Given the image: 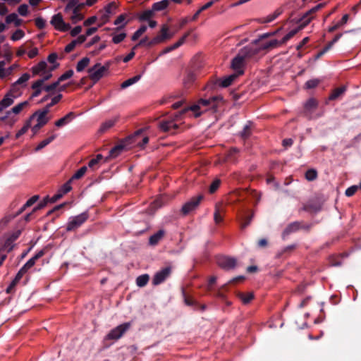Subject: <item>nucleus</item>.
Here are the masks:
<instances>
[{
    "label": "nucleus",
    "instance_id": "39448f33",
    "mask_svg": "<svg viewBox=\"0 0 361 361\" xmlns=\"http://www.w3.org/2000/svg\"><path fill=\"white\" fill-rule=\"evenodd\" d=\"M326 3H320L315 6L314 7L310 9L308 11H307L300 19L299 20V26L290 31L288 34H286L285 37V39H287L288 41L290 40L292 37H293L297 32L303 29L306 25H307L310 21L314 18V15L316 12L319 11L320 9L323 8L326 6Z\"/></svg>",
    "mask_w": 361,
    "mask_h": 361
},
{
    "label": "nucleus",
    "instance_id": "338daca9",
    "mask_svg": "<svg viewBox=\"0 0 361 361\" xmlns=\"http://www.w3.org/2000/svg\"><path fill=\"white\" fill-rule=\"evenodd\" d=\"M239 150L238 149L235 148V147H233L231 148L228 154H227V157H226V159L228 161H234L235 159H233V157L237 153H238Z\"/></svg>",
    "mask_w": 361,
    "mask_h": 361
},
{
    "label": "nucleus",
    "instance_id": "c756f323",
    "mask_svg": "<svg viewBox=\"0 0 361 361\" xmlns=\"http://www.w3.org/2000/svg\"><path fill=\"white\" fill-rule=\"evenodd\" d=\"M16 97V95H12L10 93H7L4 97L1 100L0 104L3 106V108H6L11 106L14 100L13 99Z\"/></svg>",
    "mask_w": 361,
    "mask_h": 361
},
{
    "label": "nucleus",
    "instance_id": "2f4dec72",
    "mask_svg": "<svg viewBox=\"0 0 361 361\" xmlns=\"http://www.w3.org/2000/svg\"><path fill=\"white\" fill-rule=\"evenodd\" d=\"M169 4V0H162L153 4L152 9L154 11H161L167 8Z\"/></svg>",
    "mask_w": 361,
    "mask_h": 361
},
{
    "label": "nucleus",
    "instance_id": "6e6552de",
    "mask_svg": "<svg viewBox=\"0 0 361 361\" xmlns=\"http://www.w3.org/2000/svg\"><path fill=\"white\" fill-rule=\"evenodd\" d=\"M312 228V224H304L302 221H294L289 224L282 233V238H285L290 234L295 233L300 229L309 231Z\"/></svg>",
    "mask_w": 361,
    "mask_h": 361
},
{
    "label": "nucleus",
    "instance_id": "412c9836",
    "mask_svg": "<svg viewBox=\"0 0 361 361\" xmlns=\"http://www.w3.org/2000/svg\"><path fill=\"white\" fill-rule=\"evenodd\" d=\"M165 231L163 229L159 230L157 233L151 235L149 238V244L152 246L157 245L164 238Z\"/></svg>",
    "mask_w": 361,
    "mask_h": 361
},
{
    "label": "nucleus",
    "instance_id": "79ce46f5",
    "mask_svg": "<svg viewBox=\"0 0 361 361\" xmlns=\"http://www.w3.org/2000/svg\"><path fill=\"white\" fill-rule=\"evenodd\" d=\"M190 32H191L190 31L187 32L186 33H185L183 35V36L177 42L171 45L170 47H171L172 50L173 51V50L178 49V47H180L181 45H183L184 44V42H185L186 39L190 35Z\"/></svg>",
    "mask_w": 361,
    "mask_h": 361
},
{
    "label": "nucleus",
    "instance_id": "4d7b16f0",
    "mask_svg": "<svg viewBox=\"0 0 361 361\" xmlns=\"http://www.w3.org/2000/svg\"><path fill=\"white\" fill-rule=\"evenodd\" d=\"M320 82L319 79H312L306 82L305 87L307 89H313L316 87Z\"/></svg>",
    "mask_w": 361,
    "mask_h": 361
},
{
    "label": "nucleus",
    "instance_id": "0e129e2a",
    "mask_svg": "<svg viewBox=\"0 0 361 361\" xmlns=\"http://www.w3.org/2000/svg\"><path fill=\"white\" fill-rule=\"evenodd\" d=\"M30 78V74L25 73L21 75L15 82L18 85L24 84Z\"/></svg>",
    "mask_w": 361,
    "mask_h": 361
},
{
    "label": "nucleus",
    "instance_id": "ddd939ff",
    "mask_svg": "<svg viewBox=\"0 0 361 361\" xmlns=\"http://www.w3.org/2000/svg\"><path fill=\"white\" fill-rule=\"evenodd\" d=\"M172 269L171 267H166L155 273L152 279V284L158 286L164 283L171 274Z\"/></svg>",
    "mask_w": 361,
    "mask_h": 361
},
{
    "label": "nucleus",
    "instance_id": "7c9ffc66",
    "mask_svg": "<svg viewBox=\"0 0 361 361\" xmlns=\"http://www.w3.org/2000/svg\"><path fill=\"white\" fill-rule=\"evenodd\" d=\"M171 35H169V27L167 25H163L159 33L157 35V36L161 39L162 42L171 39Z\"/></svg>",
    "mask_w": 361,
    "mask_h": 361
},
{
    "label": "nucleus",
    "instance_id": "9d476101",
    "mask_svg": "<svg viewBox=\"0 0 361 361\" xmlns=\"http://www.w3.org/2000/svg\"><path fill=\"white\" fill-rule=\"evenodd\" d=\"M130 323L126 322L118 325L114 329H111L106 335V338L109 340H118L121 338L123 334L130 329Z\"/></svg>",
    "mask_w": 361,
    "mask_h": 361
},
{
    "label": "nucleus",
    "instance_id": "6ab92c4d",
    "mask_svg": "<svg viewBox=\"0 0 361 361\" xmlns=\"http://www.w3.org/2000/svg\"><path fill=\"white\" fill-rule=\"evenodd\" d=\"M45 254V249H42L41 250H39V252H37L35 255L34 257H32V258H30L23 266V267H21L22 269H23V271L27 273V271L30 269L32 268L36 261L41 258L42 256H44Z\"/></svg>",
    "mask_w": 361,
    "mask_h": 361
},
{
    "label": "nucleus",
    "instance_id": "603ef678",
    "mask_svg": "<svg viewBox=\"0 0 361 361\" xmlns=\"http://www.w3.org/2000/svg\"><path fill=\"white\" fill-rule=\"evenodd\" d=\"M72 182V180L70 179L68 181H67L66 183H64L61 188L59 189V192H61L63 195L70 192L72 189L71 183Z\"/></svg>",
    "mask_w": 361,
    "mask_h": 361
},
{
    "label": "nucleus",
    "instance_id": "473e14b6",
    "mask_svg": "<svg viewBox=\"0 0 361 361\" xmlns=\"http://www.w3.org/2000/svg\"><path fill=\"white\" fill-rule=\"evenodd\" d=\"M149 276L147 274H142L137 277L136 285L138 287H145L149 282Z\"/></svg>",
    "mask_w": 361,
    "mask_h": 361
},
{
    "label": "nucleus",
    "instance_id": "a18cd8bd",
    "mask_svg": "<svg viewBox=\"0 0 361 361\" xmlns=\"http://www.w3.org/2000/svg\"><path fill=\"white\" fill-rule=\"evenodd\" d=\"M213 6V2H212V1H209V2H207V4H204V6H202L199 10H197V11H196V13L193 15V16H192V20H197V19L198 18V17H199L200 14L202 11H205V10H207V9L209 8H210L211 6Z\"/></svg>",
    "mask_w": 361,
    "mask_h": 361
},
{
    "label": "nucleus",
    "instance_id": "5fc2aeb1",
    "mask_svg": "<svg viewBox=\"0 0 361 361\" xmlns=\"http://www.w3.org/2000/svg\"><path fill=\"white\" fill-rule=\"evenodd\" d=\"M319 208L314 204H306L302 207V210L309 212H316Z\"/></svg>",
    "mask_w": 361,
    "mask_h": 361
},
{
    "label": "nucleus",
    "instance_id": "423d86ee",
    "mask_svg": "<svg viewBox=\"0 0 361 361\" xmlns=\"http://www.w3.org/2000/svg\"><path fill=\"white\" fill-rule=\"evenodd\" d=\"M111 62L107 61L104 66L101 63H96L92 68L88 70L90 78L95 83L99 81L106 73L110 67Z\"/></svg>",
    "mask_w": 361,
    "mask_h": 361
},
{
    "label": "nucleus",
    "instance_id": "9b49d317",
    "mask_svg": "<svg viewBox=\"0 0 361 361\" xmlns=\"http://www.w3.org/2000/svg\"><path fill=\"white\" fill-rule=\"evenodd\" d=\"M216 263L221 269L226 271H230L236 267L238 261L235 257L220 256L217 257Z\"/></svg>",
    "mask_w": 361,
    "mask_h": 361
},
{
    "label": "nucleus",
    "instance_id": "ea45409f",
    "mask_svg": "<svg viewBox=\"0 0 361 361\" xmlns=\"http://www.w3.org/2000/svg\"><path fill=\"white\" fill-rule=\"evenodd\" d=\"M116 121H117V118L109 119V120L105 121L101 126V127L99 128V131L102 133L106 131L108 129H109L112 126H114Z\"/></svg>",
    "mask_w": 361,
    "mask_h": 361
},
{
    "label": "nucleus",
    "instance_id": "1a4fd4ad",
    "mask_svg": "<svg viewBox=\"0 0 361 361\" xmlns=\"http://www.w3.org/2000/svg\"><path fill=\"white\" fill-rule=\"evenodd\" d=\"M259 44V39H255L247 46L242 48L239 52L245 59H251L260 52Z\"/></svg>",
    "mask_w": 361,
    "mask_h": 361
},
{
    "label": "nucleus",
    "instance_id": "72a5a7b5",
    "mask_svg": "<svg viewBox=\"0 0 361 361\" xmlns=\"http://www.w3.org/2000/svg\"><path fill=\"white\" fill-rule=\"evenodd\" d=\"M56 137V135H51L50 137H49L48 138L42 140V142H40L39 143V145L36 147V148L35 149V152H38V151H40L41 149H42L43 148H44L47 145H48L49 143H51L54 140H55V138Z\"/></svg>",
    "mask_w": 361,
    "mask_h": 361
},
{
    "label": "nucleus",
    "instance_id": "f704fd0d",
    "mask_svg": "<svg viewBox=\"0 0 361 361\" xmlns=\"http://www.w3.org/2000/svg\"><path fill=\"white\" fill-rule=\"evenodd\" d=\"M62 94H59L58 95L55 96L54 98H52L51 102L48 104L42 110H40V111H46V116L49 112V109L51 107H52L54 105L56 104L62 98Z\"/></svg>",
    "mask_w": 361,
    "mask_h": 361
},
{
    "label": "nucleus",
    "instance_id": "f3484780",
    "mask_svg": "<svg viewBox=\"0 0 361 361\" xmlns=\"http://www.w3.org/2000/svg\"><path fill=\"white\" fill-rule=\"evenodd\" d=\"M243 71H238V73H233L224 78H218L215 80L214 86L218 85L221 87H227L230 86L232 82L240 75H243Z\"/></svg>",
    "mask_w": 361,
    "mask_h": 361
},
{
    "label": "nucleus",
    "instance_id": "e2e57ef3",
    "mask_svg": "<svg viewBox=\"0 0 361 361\" xmlns=\"http://www.w3.org/2000/svg\"><path fill=\"white\" fill-rule=\"evenodd\" d=\"M75 4L76 0H70L66 6L64 11L66 13H70L74 8H76Z\"/></svg>",
    "mask_w": 361,
    "mask_h": 361
},
{
    "label": "nucleus",
    "instance_id": "c9c22d12",
    "mask_svg": "<svg viewBox=\"0 0 361 361\" xmlns=\"http://www.w3.org/2000/svg\"><path fill=\"white\" fill-rule=\"evenodd\" d=\"M345 91V87H339L334 89L329 97V100H335L342 95Z\"/></svg>",
    "mask_w": 361,
    "mask_h": 361
},
{
    "label": "nucleus",
    "instance_id": "69168bd1",
    "mask_svg": "<svg viewBox=\"0 0 361 361\" xmlns=\"http://www.w3.org/2000/svg\"><path fill=\"white\" fill-rule=\"evenodd\" d=\"M18 12L22 16H26L28 13V6L27 4H21L18 8Z\"/></svg>",
    "mask_w": 361,
    "mask_h": 361
},
{
    "label": "nucleus",
    "instance_id": "a19ab883",
    "mask_svg": "<svg viewBox=\"0 0 361 361\" xmlns=\"http://www.w3.org/2000/svg\"><path fill=\"white\" fill-rule=\"evenodd\" d=\"M283 13L282 8H278L273 13L267 16L264 20V23H270L274 20L277 17H279Z\"/></svg>",
    "mask_w": 361,
    "mask_h": 361
},
{
    "label": "nucleus",
    "instance_id": "de8ad7c7",
    "mask_svg": "<svg viewBox=\"0 0 361 361\" xmlns=\"http://www.w3.org/2000/svg\"><path fill=\"white\" fill-rule=\"evenodd\" d=\"M21 233V231L20 230L18 231H15L14 233H13L6 240V241L5 242V247H8L11 243H13V241H15L16 240H17L20 235Z\"/></svg>",
    "mask_w": 361,
    "mask_h": 361
},
{
    "label": "nucleus",
    "instance_id": "052dcab7",
    "mask_svg": "<svg viewBox=\"0 0 361 361\" xmlns=\"http://www.w3.org/2000/svg\"><path fill=\"white\" fill-rule=\"evenodd\" d=\"M35 25L37 27L38 29L42 30L46 26V20H44L41 17H37L35 20Z\"/></svg>",
    "mask_w": 361,
    "mask_h": 361
},
{
    "label": "nucleus",
    "instance_id": "bf43d9fd",
    "mask_svg": "<svg viewBox=\"0 0 361 361\" xmlns=\"http://www.w3.org/2000/svg\"><path fill=\"white\" fill-rule=\"evenodd\" d=\"M221 184V180L219 179H215L213 180L212 184L209 186V192L214 193L215 192L217 189L219 188V185Z\"/></svg>",
    "mask_w": 361,
    "mask_h": 361
},
{
    "label": "nucleus",
    "instance_id": "5701e85b",
    "mask_svg": "<svg viewBox=\"0 0 361 361\" xmlns=\"http://www.w3.org/2000/svg\"><path fill=\"white\" fill-rule=\"evenodd\" d=\"M47 63L44 61H41L36 66L32 68L33 75H39L41 73H47Z\"/></svg>",
    "mask_w": 361,
    "mask_h": 361
},
{
    "label": "nucleus",
    "instance_id": "f257e3e1",
    "mask_svg": "<svg viewBox=\"0 0 361 361\" xmlns=\"http://www.w3.org/2000/svg\"><path fill=\"white\" fill-rule=\"evenodd\" d=\"M218 97H212L209 99H201L198 101L197 104L191 106L189 109L194 112L195 116H200L203 112L207 111L209 109L216 111L217 108ZM188 109H185L181 111L176 114L174 116L170 119H164L159 123V128L163 132H170L175 133L176 130L179 128V126L176 123V121H178L183 114H184Z\"/></svg>",
    "mask_w": 361,
    "mask_h": 361
},
{
    "label": "nucleus",
    "instance_id": "0eeeda50",
    "mask_svg": "<svg viewBox=\"0 0 361 361\" xmlns=\"http://www.w3.org/2000/svg\"><path fill=\"white\" fill-rule=\"evenodd\" d=\"M39 200V195H34L31 198H30L25 204L15 214H9L6 216L2 220L0 221V230L3 229L4 226L12 219H13L17 216L22 214L27 207L33 205L37 200Z\"/></svg>",
    "mask_w": 361,
    "mask_h": 361
},
{
    "label": "nucleus",
    "instance_id": "20e7f679",
    "mask_svg": "<svg viewBox=\"0 0 361 361\" xmlns=\"http://www.w3.org/2000/svg\"><path fill=\"white\" fill-rule=\"evenodd\" d=\"M326 3H320L315 6L314 7L310 9L308 11H307L300 19L299 20V26L290 31L288 34H286L285 37V39H287L288 41L290 40L292 37H293L297 32L303 29L306 25H307L310 21L314 18V15L316 12L319 11L320 9L323 8L326 6Z\"/></svg>",
    "mask_w": 361,
    "mask_h": 361
},
{
    "label": "nucleus",
    "instance_id": "aec40b11",
    "mask_svg": "<svg viewBox=\"0 0 361 361\" xmlns=\"http://www.w3.org/2000/svg\"><path fill=\"white\" fill-rule=\"evenodd\" d=\"M245 59L240 54V52L231 61V68L235 73H238V71H243L242 69Z\"/></svg>",
    "mask_w": 361,
    "mask_h": 361
},
{
    "label": "nucleus",
    "instance_id": "cd10ccee",
    "mask_svg": "<svg viewBox=\"0 0 361 361\" xmlns=\"http://www.w3.org/2000/svg\"><path fill=\"white\" fill-rule=\"evenodd\" d=\"M6 23L10 24L13 23L16 27L21 25L23 20L18 18V15L15 13H11L6 17Z\"/></svg>",
    "mask_w": 361,
    "mask_h": 361
},
{
    "label": "nucleus",
    "instance_id": "393cba45",
    "mask_svg": "<svg viewBox=\"0 0 361 361\" xmlns=\"http://www.w3.org/2000/svg\"><path fill=\"white\" fill-rule=\"evenodd\" d=\"M258 46L260 51L262 50H270L279 47V42L277 39H271L269 42L258 44Z\"/></svg>",
    "mask_w": 361,
    "mask_h": 361
},
{
    "label": "nucleus",
    "instance_id": "680f3d73",
    "mask_svg": "<svg viewBox=\"0 0 361 361\" xmlns=\"http://www.w3.org/2000/svg\"><path fill=\"white\" fill-rule=\"evenodd\" d=\"M126 37V34L125 32H122L118 35H114L112 38V42L114 44H118L121 42Z\"/></svg>",
    "mask_w": 361,
    "mask_h": 361
},
{
    "label": "nucleus",
    "instance_id": "8fccbe9b",
    "mask_svg": "<svg viewBox=\"0 0 361 361\" xmlns=\"http://www.w3.org/2000/svg\"><path fill=\"white\" fill-rule=\"evenodd\" d=\"M87 169V166H82L74 173V175L72 176V178L71 179L73 180L74 179L81 178L86 173Z\"/></svg>",
    "mask_w": 361,
    "mask_h": 361
},
{
    "label": "nucleus",
    "instance_id": "f8f14e48",
    "mask_svg": "<svg viewBox=\"0 0 361 361\" xmlns=\"http://www.w3.org/2000/svg\"><path fill=\"white\" fill-rule=\"evenodd\" d=\"M88 219V214L86 212H83L76 216L73 217L71 221L67 224L66 231H72L79 228L82 224H84Z\"/></svg>",
    "mask_w": 361,
    "mask_h": 361
},
{
    "label": "nucleus",
    "instance_id": "09e8293b",
    "mask_svg": "<svg viewBox=\"0 0 361 361\" xmlns=\"http://www.w3.org/2000/svg\"><path fill=\"white\" fill-rule=\"evenodd\" d=\"M317 105V101L314 98H310L306 102L305 104V108L306 110L311 111L312 109H316Z\"/></svg>",
    "mask_w": 361,
    "mask_h": 361
},
{
    "label": "nucleus",
    "instance_id": "b1692460",
    "mask_svg": "<svg viewBox=\"0 0 361 361\" xmlns=\"http://www.w3.org/2000/svg\"><path fill=\"white\" fill-rule=\"evenodd\" d=\"M117 6L115 2H111L104 7L105 13L102 15V19L104 21L108 20L109 16L114 13Z\"/></svg>",
    "mask_w": 361,
    "mask_h": 361
},
{
    "label": "nucleus",
    "instance_id": "e433bc0d",
    "mask_svg": "<svg viewBox=\"0 0 361 361\" xmlns=\"http://www.w3.org/2000/svg\"><path fill=\"white\" fill-rule=\"evenodd\" d=\"M141 77H142L141 75H137L133 78H130L126 80L121 85V87L122 89H125V88L135 84V82H138L140 80Z\"/></svg>",
    "mask_w": 361,
    "mask_h": 361
},
{
    "label": "nucleus",
    "instance_id": "dca6fc26",
    "mask_svg": "<svg viewBox=\"0 0 361 361\" xmlns=\"http://www.w3.org/2000/svg\"><path fill=\"white\" fill-rule=\"evenodd\" d=\"M50 23L56 30L61 32H66L71 29L70 24L64 22L61 13L53 16Z\"/></svg>",
    "mask_w": 361,
    "mask_h": 361
},
{
    "label": "nucleus",
    "instance_id": "49530a36",
    "mask_svg": "<svg viewBox=\"0 0 361 361\" xmlns=\"http://www.w3.org/2000/svg\"><path fill=\"white\" fill-rule=\"evenodd\" d=\"M154 16V11L152 10H146L143 11L138 17L140 21L149 20Z\"/></svg>",
    "mask_w": 361,
    "mask_h": 361
},
{
    "label": "nucleus",
    "instance_id": "f03ea898",
    "mask_svg": "<svg viewBox=\"0 0 361 361\" xmlns=\"http://www.w3.org/2000/svg\"><path fill=\"white\" fill-rule=\"evenodd\" d=\"M142 130H137L133 135L127 137L121 143L114 147L109 151V157H117L124 149L130 147L131 145H135L141 148H143L149 142V137L145 136L141 137Z\"/></svg>",
    "mask_w": 361,
    "mask_h": 361
},
{
    "label": "nucleus",
    "instance_id": "4c0bfd02",
    "mask_svg": "<svg viewBox=\"0 0 361 361\" xmlns=\"http://www.w3.org/2000/svg\"><path fill=\"white\" fill-rule=\"evenodd\" d=\"M27 105H28V102H27V101L19 103L18 104H17L16 106L13 107L10 111H8L7 114H11V113L18 114Z\"/></svg>",
    "mask_w": 361,
    "mask_h": 361
},
{
    "label": "nucleus",
    "instance_id": "58836bf2",
    "mask_svg": "<svg viewBox=\"0 0 361 361\" xmlns=\"http://www.w3.org/2000/svg\"><path fill=\"white\" fill-rule=\"evenodd\" d=\"M90 63V59L87 57H84L80 61H79L76 66V71L78 72H82Z\"/></svg>",
    "mask_w": 361,
    "mask_h": 361
},
{
    "label": "nucleus",
    "instance_id": "3c124183",
    "mask_svg": "<svg viewBox=\"0 0 361 361\" xmlns=\"http://www.w3.org/2000/svg\"><path fill=\"white\" fill-rule=\"evenodd\" d=\"M317 177V172L314 169H308L305 173V178L307 180L312 181Z\"/></svg>",
    "mask_w": 361,
    "mask_h": 361
},
{
    "label": "nucleus",
    "instance_id": "13d9d810",
    "mask_svg": "<svg viewBox=\"0 0 361 361\" xmlns=\"http://www.w3.org/2000/svg\"><path fill=\"white\" fill-rule=\"evenodd\" d=\"M73 70H68L63 74H62L58 79L59 82H63L64 80H66L69 78H71L73 75Z\"/></svg>",
    "mask_w": 361,
    "mask_h": 361
},
{
    "label": "nucleus",
    "instance_id": "a878e982",
    "mask_svg": "<svg viewBox=\"0 0 361 361\" xmlns=\"http://www.w3.org/2000/svg\"><path fill=\"white\" fill-rule=\"evenodd\" d=\"M258 46L260 51L262 50H270L279 47V42L277 39H271L269 42L258 44Z\"/></svg>",
    "mask_w": 361,
    "mask_h": 361
},
{
    "label": "nucleus",
    "instance_id": "4be33fe9",
    "mask_svg": "<svg viewBox=\"0 0 361 361\" xmlns=\"http://www.w3.org/2000/svg\"><path fill=\"white\" fill-rule=\"evenodd\" d=\"M75 117L74 112H69L63 118L59 119L55 122V126L58 128H61L66 124H68L69 122H71L74 118Z\"/></svg>",
    "mask_w": 361,
    "mask_h": 361
},
{
    "label": "nucleus",
    "instance_id": "c03bdc74",
    "mask_svg": "<svg viewBox=\"0 0 361 361\" xmlns=\"http://www.w3.org/2000/svg\"><path fill=\"white\" fill-rule=\"evenodd\" d=\"M238 296L244 304L249 303L254 298V294L252 293H239Z\"/></svg>",
    "mask_w": 361,
    "mask_h": 361
},
{
    "label": "nucleus",
    "instance_id": "4468645a",
    "mask_svg": "<svg viewBox=\"0 0 361 361\" xmlns=\"http://www.w3.org/2000/svg\"><path fill=\"white\" fill-rule=\"evenodd\" d=\"M203 199L202 195L192 197L189 201L185 202L181 209V212L183 215H187L192 211L195 210L200 204V202Z\"/></svg>",
    "mask_w": 361,
    "mask_h": 361
},
{
    "label": "nucleus",
    "instance_id": "bb28decb",
    "mask_svg": "<svg viewBox=\"0 0 361 361\" xmlns=\"http://www.w3.org/2000/svg\"><path fill=\"white\" fill-rule=\"evenodd\" d=\"M252 123L247 122L242 131L239 133L240 137L243 140L247 139L252 135Z\"/></svg>",
    "mask_w": 361,
    "mask_h": 361
},
{
    "label": "nucleus",
    "instance_id": "2eb2a0df",
    "mask_svg": "<svg viewBox=\"0 0 361 361\" xmlns=\"http://www.w3.org/2000/svg\"><path fill=\"white\" fill-rule=\"evenodd\" d=\"M32 117L37 118V123L32 128L33 134L35 135L38 133L39 129L46 125L49 118L46 116V111H40V110L36 111L33 114Z\"/></svg>",
    "mask_w": 361,
    "mask_h": 361
},
{
    "label": "nucleus",
    "instance_id": "a211bd4d",
    "mask_svg": "<svg viewBox=\"0 0 361 361\" xmlns=\"http://www.w3.org/2000/svg\"><path fill=\"white\" fill-rule=\"evenodd\" d=\"M254 216V212L251 210H247L242 212L238 216V221L240 223V228L245 229L248 226Z\"/></svg>",
    "mask_w": 361,
    "mask_h": 361
},
{
    "label": "nucleus",
    "instance_id": "c85d7f7f",
    "mask_svg": "<svg viewBox=\"0 0 361 361\" xmlns=\"http://www.w3.org/2000/svg\"><path fill=\"white\" fill-rule=\"evenodd\" d=\"M348 19H349V15L345 14L342 17L341 20L340 21L337 22L334 25L330 27L328 29V31L329 32H334V31H336V30H338V28H340L341 27L344 25L345 23H347Z\"/></svg>",
    "mask_w": 361,
    "mask_h": 361
},
{
    "label": "nucleus",
    "instance_id": "7ed1b4c3",
    "mask_svg": "<svg viewBox=\"0 0 361 361\" xmlns=\"http://www.w3.org/2000/svg\"><path fill=\"white\" fill-rule=\"evenodd\" d=\"M326 3H320L315 6L314 7L310 9L308 11H307L300 19L299 20V26L290 31L288 34H286L285 37V39H287L288 41L290 40L292 37H293L297 32L303 29L306 25H307L310 21L314 18V15L316 12L319 11L320 9L323 8L326 6Z\"/></svg>",
    "mask_w": 361,
    "mask_h": 361
},
{
    "label": "nucleus",
    "instance_id": "774afa93",
    "mask_svg": "<svg viewBox=\"0 0 361 361\" xmlns=\"http://www.w3.org/2000/svg\"><path fill=\"white\" fill-rule=\"evenodd\" d=\"M358 190V185H352L346 189L345 194L348 197L353 196Z\"/></svg>",
    "mask_w": 361,
    "mask_h": 361
},
{
    "label": "nucleus",
    "instance_id": "37998d69",
    "mask_svg": "<svg viewBox=\"0 0 361 361\" xmlns=\"http://www.w3.org/2000/svg\"><path fill=\"white\" fill-rule=\"evenodd\" d=\"M147 29V27L145 25H141L140 27L133 33L131 39L133 41L137 40L141 35L146 32Z\"/></svg>",
    "mask_w": 361,
    "mask_h": 361
},
{
    "label": "nucleus",
    "instance_id": "864d4df0",
    "mask_svg": "<svg viewBox=\"0 0 361 361\" xmlns=\"http://www.w3.org/2000/svg\"><path fill=\"white\" fill-rule=\"evenodd\" d=\"M182 295L184 298V302L188 306H193L197 304V302L193 300L192 298L187 296L185 290L184 288L182 289Z\"/></svg>",
    "mask_w": 361,
    "mask_h": 361
},
{
    "label": "nucleus",
    "instance_id": "6e6d98bb",
    "mask_svg": "<svg viewBox=\"0 0 361 361\" xmlns=\"http://www.w3.org/2000/svg\"><path fill=\"white\" fill-rule=\"evenodd\" d=\"M25 35V32L22 30H17L15 31L11 37L13 41H17L23 38Z\"/></svg>",
    "mask_w": 361,
    "mask_h": 361
}]
</instances>
